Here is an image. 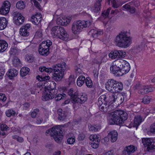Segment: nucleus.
Returning <instances> with one entry per match:
<instances>
[{
    "label": "nucleus",
    "mask_w": 155,
    "mask_h": 155,
    "mask_svg": "<svg viewBox=\"0 0 155 155\" xmlns=\"http://www.w3.org/2000/svg\"><path fill=\"white\" fill-rule=\"evenodd\" d=\"M67 68V65L65 62L54 65L52 68H47L45 66L39 67L40 71H45L48 73H51L52 71L54 72L52 78L56 81L61 80L63 78L64 73Z\"/></svg>",
    "instance_id": "1"
},
{
    "label": "nucleus",
    "mask_w": 155,
    "mask_h": 155,
    "mask_svg": "<svg viewBox=\"0 0 155 155\" xmlns=\"http://www.w3.org/2000/svg\"><path fill=\"white\" fill-rule=\"evenodd\" d=\"M127 33V31H121L116 36L114 40L116 46L124 48L129 46L131 43V38Z\"/></svg>",
    "instance_id": "2"
},
{
    "label": "nucleus",
    "mask_w": 155,
    "mask_h": 155,
    "mask_svg": "<svg viewBox=\"0 0 155 155\" xmlns=\"http://www.w3.org/2000/svg\"><path fill=\"white\" fill-rule=\"evenodd\" d=\"M68 93L70 96L71 102L73 104H81L87 100V96L86 95L83 94L78 95V91H74L72 89H70Z\"/></svg>",
    "instance_id": "3"
},
{
    "label": "nucleus",
    "mask_w": 155,
    "mask_h": 155,
    "mask_svg": "<svg viewBox=\"0 0 155 155\" xmlns=\"http://www.w3.org/2000/svg\"><path fill=\"white\" fill-rule=\"evenodd\" d=\"M111 119L114 124L120 125L124 123L128 117L127 114L121 110L114 111L111 114Z\"/></svg>",
    "instance_id": "4"
},
{
    "label": "nucleus",
    "mask_w": 155,
    "mask_h": 155,
    "mask_svg": "<svg viewBox=\"0 0 155 155\" xmlns=\"http://www.w3.org/2000/svg\"><path fill=\"white\" fill-rule=\"evenodd\" d=\"M51 33L54 38H58L63 40L67 41L69 38V35L64 28L60 26L53 27L51 30Z\"/></svg>",
    "instance_id": "5"
},
{
    "label": "nucleus",
    "mask_w": 155,
    "mask_h": 155,
    "mask_svg": "<svg viewBox=\"0 0 155 155\" xmlns=\"http://www.w3.org/2000/svg\"><path fill=\"white\" fill-rule=\"evenodd\" d=\"M92 24L90 21L78 20L74 21L72 24V31L74 34H78L85 28L89 27Z\"/></svg>",
    "instance_id": "6"
},
{
    "label": "nucleus",
    "mask_w": 155,
    "mask_h": 155,
    "mask_svg": "<svg viewBox=\"0 0 155 155\" xmlns=\"http://www.w3.org/2000/svg\"><path fill=\"white\" fill-rule=\"evenodd\" d=\"M105 88L109 91L111 92H118L123 88V84L113 79H110L106 83Z\"/></svg>",
    "instance_id": "7"
},
{
    "label": "nucleus",
    "mask_w": 155,
    "mask_h": 155,
    "mask_svg": "<svg viewBox=\"0 0 155 155\" xmlns=\"http://www.w3.org/2000/svg\"><path fill=\"white\" fill-rule=\"evenodd\" d=\"M62 131L59 127H53L51 129L47 130L45 133L46 134H50L51 136L53 137L55 140L57 142L60 143L62 139L63 136L62 134Z\"/></svg>",
    "instance_id": "8"
},
{
    "label": "nucleus",
    "mask_w": 155,
    "mask_h": 155,
    "mask_svg": "<svg viewBox=\"0 0 155 155\" xmlns=\"http://www.w3.org/2000/svg\"><path fill=\"white\" fill-rule=\"evenodd\" d=\"M142 142L144 147H147V150L150 151L155 149V141L150 138H143Z\"/></svg>",
    "instance_id": "9"
},
{
    "label": "nucleus",
    "mask_w": 155,
    "mask_h": 155,
    "mask_svg": "<svg viewBox=\"0 0 155 155\" xmlns=\"http://www.w3.org/2000/svg\"><path fill=\"white\" fill-rule=\"evenodd\" d=\"M30 25L26 24L22 26L20 29V34L23 36H28L29 34Z\"/></svg>",
    "instance_id": "10"
},
{
    "label": "nucleus",
    "mask_w": 155,
    "mask_h": 155,
    "mask_svg": "<svg viewBox=\"0 0 155 155\" xmlns=\"http://www.w3.org/2000/svg\"><path fill=\"white\" fill-rule=\"evenodd\" d=\"M90 139L92 141L91 144L92 147L94 149L97 148L98 147L100 140L97 136L96 135L91 136L90 137Z\"/></svg>",
    "instance_id": "11"
},
{
    "label": "nucleus",
    "mask_w": 155,
    "mask_h": 155,
    "mask_svg": "<svg viewBox=\"0 0 155 155\" xmlns=\"http://www.w3.org/2000/svg\"><path fill=\"white\" fill-rule=\"evenodd\" d=\"M135 147L132 145L126 147L122 151L123 155H132V154L134 153L136 150Z\"/></svg>",
    "instance_id": "12"
},
{
    "label": "nucleus",
    "mask_w": 155,
    "mask_h": 155,
    "mask_svg": "<svg viewBox=\"0 0 155 155\" xmlns=\"http://www.w3.org/2000/svg\"><path fill=\"white\" fill-rule=\"evenodd\" d=\"M111 72L116 76H121V70L114 62L110 67Z\"/></svg>",
    "instance_id": "13"
},
{
    "label": "nucleus",
    "mask_w": 155,
    "mask_h": 155,
    "mask_svg": "<svg viewBox=\"0 0 155 155\" xmlns=\"http://www.w3.org/2000/svg\"><path fill=\"white\" fill-rule=\"evenodd\" d=\"M103 31L99 29H92L88 32V35L93 38H97L102 35Z\"/></svg>",
    "instance_id": "14"
},
{
    "label": "nucleus",
    "mask_w": 155,
    "mask_h": 155,
    "mask_svg": "<svg viewBox=\"0 0 155 155\" xmlns=\"http://www.w3.org/2000/svg\"><path fill=\"white\" fill-rule=\"evenodd\" d=\"M100 105L99 107L100 110L104 112L110 111L112 109V106L109 104V103H104Z\"/></svg>",
    "instance_id": "15"
},
{
    "label": "nucleus",
    "mask_w": 155,
    "mask_h": 155,
    "mask_svg": "<svg viewBox=\"0 0 155 155\" xmlns=\"http://www.w3.org/2000/svg\"><path fill=\"white\" fill-rule=\"evenodd\" d=\"M152 89L148 85L142 86L140 89L138 91V93L140 94H144L151 91Z\"/></svg>",
    "instance_id": "16"
},
{
    "label": "nucleus",
    "mask_w": 155,
    "mask_h": 155,
    "mask_svg": "<svg viewBox=\"0 0 155 155\" xmlns=\"http://www.w3.org/2000/svg\"><path fill=\"white\" fill-rule=\"evenodd\" d=\"M117 133L116 130H113L110 132L108 134V137L110 139L112 142H115L117 139Z\"/></svg>",
    "instance_id": "17"
},
{
    "label": "nucleus",
    "mask_w": 155,
    "mask_h": 155,
    "mask_svg": "<svg viewBox=\"0 0 155 155\" xmlns=\"http://www.w3.org/2000/svg\"><path fill=\"white\" fill-rule=\"evenodd\" d=\"M41 14H37L32 16L31 21L32 23L36 25H38L41 20Z\"/></svg>",
    "instance_id": "18"
},
{
    "label": "nucleus",
    "mask_w": 155,
    "mask_h": 155,
    "mask_svg": "<svg viewBox=\"0 0 155 155\" xmlns=\"http://www.w3.org/2000/svg\"><path fill=\"white\" fill-rule=\"evenodd\" d=\"M52 45L51 41L49 40L44 41L39 45V47L43 49H46L49 50V48Z\"/></svg>",
    "instance_id": "19"
},
{
    "label": "nucleus",
    "mask_w": 155,
    "mask_h": 155,
    "mask_svg": "<svg viewBox=\"0 0 155 155\" xmlns=\"http://www.w3.org/2000/svg\"><path fill=\"white\" fill-rule=\"evenodd\" d=\"M130 66L129 64L126 61L125 64L124 65L121 70V76L124 74L127 73L130 70Z\"/></svg>",
    "instance_id": "20"
},
{
    "label": "nucleus",
    "mask_w": 155,
    "mask_h": 155,
    "mask_svg": "<svg viewBox=\"0 0 155 155\" xmlns=\"http://www.w3.org/2000/svg\"><path fill=\"white\" fill-rule=\"evenodd\" d=\"M110 102L109 100L107 99V97L105 95H102L99 98L98 104L99 105H101L104 103H108Z\"/></svg>",
    "instance_id": "21"
},
{
    "label": "nucleus",
    "mask_w": 155,
    "mask_h": 155,
    "mask_svg": "<svg viewBox=\"0 0 155 155\" xmlns=\"http://www.w3.org/2000/svg\"><path fill=\"white\" fill-rule=\"evenodd\" d=\"M142 121V118L140 115L135 116L133 125L134 127H137Z\"/></svg>",
    "instance_id": "22"
},
{
    "label": "nucleus",
    "mask_w": 155,
    "mask_h": 155,
    "mask_svg": "<svg viewBox=\"0 0 155 155\" xmlns=\"http://www.w3.org/2000/svg\"><path fill=\"white\" fill-rule=\"evenodd\" d=\"M124 10L128 11L131 13L133 14L135 13V9L134 7L130 5V3L127 4L123 6Z\"/></svg>",
    "instance_id": "23"
},
{
    "label": "nucleus",
    "mask_w": 155,
    "mask_h": 155,
    "mask_svg": "<svg viewBox=\"0 0 155 155\" xmlns=\"http://www.w3.org/2000/svg\"><path fill=\"white\" fill-rule=\"evenodd\" d=\"M8 44L5 41L0 39V52L5 51L7 48Z\"/></svg>",
    "instance_id": "24"
},
{
    "label": "nucleus",
    "mask_w": 155,
    "mask_h": 155,
    "mask_svg": "<svg viewBox=\"0 0 155 155\" xmlns=\"http://www.w3.org/2000/svg\"><path fill=\"white\" fill-rule=\"evenodd\" d=\"M7 21L4 17L0 18V30L5 29L7 25Z\"/></svg>",
    "instance_id": "25"
},
{
    "label": "nucleus",
    "mask_w": 155,
    "mask_h": 155,
    "mask_svg": "<svg viewBox=\"0 0 155 155\" xmlns=\"http://www.w3.org/2000/svg\"><path fill=\"white\" fill-rule=\"evenodd\" d=\"M18 72V71L14 69H10L8 72V76L10 79L17 76Z\"/></svg>",
    "instance_id": "26"
},
{
    "label": "nucleus",
    "mask_w": 155,
    "mask_h": 155,
    "mask_svg": "<svg viewBox=\"0 0 155 155\" xmlns=\"http://www.w3.org/2000/svg\"><path fill=\"white\" fill-rule=\"evenodd\" d=\"M127 95L124 93H119L118 94V101L120 103H122L124 101H126L127 98H126Z\"/></svg>",
    "instance_id": "27"
},
{
    "label": "nucleus",
    "mask_w": 155,
    "mask_h": 155,
    "mask_svg": "<svg viewBox=\"0 0 155 155\" xmlns=\"http://www.w3.org/2000/svg\"><path fill=\"white\" fill-rule=\"evenodd\" d=\"M112 93L109 96L110 102H115L116 100L118 101V93L117 92H112Z\"/></svg>",
    "instance_id": "28"
},
{
    "label": "nucleus",
    "mask_w": 155,
    "mask_h": 155,
    "mask_svg": "<svg viewBox=\"0 0 155 155\" xmlns=\"http://www.w3.org/2000/svg\"><path fill=\"white\" fill-rule=\"evenodd\" d=\"M85 80V78L84 76L82 75L79 76L77 81L78 86L79 87L81 86L84 83Z\"/></svg>",
    "instance_id": "29"
},
{
    "label": "nucleus",
    "mask_w": 155,
    "mask_h": 155,
    "mask_svg": "<svg viewBox=\"0 0 155 155\" xmlns=\"http://www.w3.org/2000/svg\"><path fill=\"white\" fill-rule=\"evenodd\" d=\"M58 119L59 120H64L66 117V115L64 113V111H63L61 109H59L58 110Z\"/></svg>",
    "instance_id": "30"
},
{
    "label": "nucleus",
    "mask_w": 155,
    "mask_h": 155,
    "mask_svg": "<svg viewBox=\"0 0 155 155\" xmlns=\"http://www.w3.org/2000/svg\"><path fill=\"white\" fill-rule=\"evenodd\" d=\"M120 70L124 65L125 64L126 61L123 60H118L114 62Z\"/></svg>",
    "instance_id": "31"
},
{
    "label": "nucleus",
    "mask_w": 155,
    "mask_h": 155,
    "mask_svg": "<svg viewBox=\"0 0 155 155\" xmlns=\"http://www.w3.org/2000/svg\"><path fill=\"white\" fill-rule=\"evenodd\" d=\"M24 21V17L21 15L18 17L14 21L15 23L17 25H20Z\"/></svg>",
    "instance_id": "32"
},
{
    "label": "nucleus",
    "mask_w": 155,
    "mask_h": 155,
    "mask_svg": "<svg viewBox=\"0 0 155 155\" xmlns=\"http://www.w3.org/2000/svg\"><path fill=\"white\" fill-rule=\"evenodd\" d=\"M30 71L28 67H23L20 71V74L21 76L24 77L27 75Z\"/></svg>",
    "instance_id": "33"
},
{
    "label": "nucleus",
    "mask_w": 155,
    "mask_h": 155,
    "mask_svg": "<svg viewBox=\"0 0 155 155\" xmlns=\"http://www.w3.org/2000/svg\"><path fill=\"white\" fill-rule=\"evenodd\" d=\"M38 51L40 54L42 55L46 56L48 55L49 53V49H42L38 48Z\"/></svg>",
    "instance_id": "34"
},
{
    "label": "nucleus",
    "mask_w": 155,
    "mask_h": 155,
    "mask_svg": "<svg viewBox=\"0 0 155 155\" xmlns=\"http://www.w3.org/2000/svg\"><path fill=\"white\" fill-rule=\"evenodd\" d=\"M16 7L19 9H23L25 7V3L22 1H20L16 3Z\"/></svg>",
    "instance_id": "35"
},
{
    "label": "nucleus",
    "mask_w": 155,
    "mask_h": 155,
    "mask_svg": "<svg viewBox=\"0 0 155 155\" xmlns=\"http://www.w3.org/2000/svg\"><path fill=\"white\" fill-rule=\"evenodd\" d=\"M20 52V50L18 49L17 47H14L11 48L9 51V53L10 54L16 55Z\"/></svg>",
    "instance_id": "36"
},
{
    "label": "nucleus",
    "mask_w": 155,
    "mask_h": 155,
    "mask_svg": "<svg viewBox=\"0 0 155 155\" xmlns=\"http://www.w3.org/2000/svg\"><path fill=\"white\" fill-rule=\"evenodd\" d=\"M111 2L112 6L114 8H117L119 6L118 4V0H108L107 3L108 4H110Z\"/></svg>",
    "instance_id": "37"
},
{
    "label": "nucleus",
    "mask_w": 155,
    "mask_h": 155,
    "mask_svg": "<svg viewBox=\"0 0 155 155\" xmlns=\"http://www.w3.org/2000/svg\"><path fill=\"white\" fill-rule=\"evenodd\" d=\"M5 114L8 117H10L12 116H15L17 115L16 112L12 109H10L6 111Z\"/></svg>",
    "instance_id": "38"
},
{
    "label": "nucleus",
    "mask_w": 155,
    "mask_h": 155,
    "mask_svg": "<svg viewBox=\"0 0 155 155\" xmlns=\"http://www.w3.org/2000/svg\"><path fill=\"white\" fill-rule=\"evenodd\" d=\"M85 84L87 87L91 88L93 86V83L89 77H87L85 80Z\"/></svg>",
    "instance_id": "39"
},
{
    "label": "nucleus",
    "mask_w": 155,
    "mask_h": 155,
    "mask_svg": "<svg viewBox=\"0 0 155 155\" xmlns=\"http://www.w3.org/2000/svg\"><path fill=\"white\" fill-rule=\"evenodd\" d=\"M117 53V50L112 51L109 54V56L112 59H114L116 58H118Z\"/></svg>",
    "instance_id": "40"
},
{
    "label": "nucleus",
    "mask_w": 155,
    "mask_h": 155,
    "mask_svg": "<svg viewBox=\"0 0 155 155\" xmlns=\"http://www.w3.org/2000/svg\"><path fill=\"white\" fill-rule=\"evenodd\" d=\"M118 58H123L125 57L126 54V52L123 50H117Z\"/></svg>",
    "instance_id": "41"
},
{
    "label": "nucleus",
    "mask_w": 155,
    "mask_h": 155,
    "mask_svg": "<svg viewBox=\"0 0 155 155\" xmlns=\"http://www.w3.org/2000/svg\"><path fill=\"white\" fill-rule=\"evenodd\" d=\"M101 6L99 4H98L95 3L94 6L92 8V11L94 12H98L100 10Z\"/></svg>",
    "instance_id": "42"
},
{
    "label": "nucleus",
    "mask_w": 155,
    "mask_h": 155,
    "mask_svg": "<svg viewBox=\"0 0 155 155\" xmlns=\"http://www.w3.org/2000/svg\"><path fill=\"white\" fill-rule=\"evenodd\" d=\"M42 99L44 101H47L49 99H52V97H51V94L47 93L46 94L43 95L42 96Z\"/></svg>",
    "instance_id": "43"
},
{
    "label": "nucleus",
    "mask_w": 155,
    "mask_h": 155,
    "mask_svg": "<svg viewBox=\"0 0 155 155\" xmlns=\"http://www.w3.org/2000/svg\"><path fill=\"white\" fill-rule=\"evenodd\" d=\"M66 95L64 94H58L55 97V100L56 101H58L63 99L65 97Z\"/></svg>",
    "instance_id": "44"
},
{
    "label": "nucleus",
    "mask_w": 155,
    "mask_h": 155,
    "mask_svg": "<svg viewBox=\"0 0 155 155\" xmlns=\"http://www.w3.org/2000/svg\"><path fill=\"white\" fill-rule=\"evenodd\" d=\"M11 6V4L8 1H6L3 3L2 7H3L9 11L10 7Z\"/></svg>",
    "instance_id": "45"
},
{
    "label": "nucleus",
    "mask_w": 155,
    "mask_h": 155,
    "mask_svg": "<svg viewBox=\"0 0 155 155\" xmlns=\"http://www.w3.org/2000/svg\"><path fill=\"white\" fill-rule=\"evenodd\" d=\"M57 90L56 89H52L50 90L48 93L51 94V96L52 98H54L57 94Z\"/></svg>",
    "instance_id": "46"
},
{
    "label": "nucleus",
    "mask_w": 155,
    "mask_h": 155,
    "mask_svg": "<svg viewBox=\"0 0 155 155\" xmlns=\"http://www.w3.org/2000/svg\"><path fill=\"white\" fill-rule=\"evenodd\" d=\"M111 10V8H109L106 11H104L102 14V16L105 18L109 17L108 16Z\"/></svg>",
    "instance_id": "47"
},
{
    "label": "nucleus",
    "mask_w": 155,
    "mask_h": 155,
    "mask_svg": "<svg viewBox=\"0 0 155 155\" xmlns=\"http://www.w3.org/2000/svg\"><path fill=\"white\" fill-rule=\"evenodd\" d=\"M145 45V43H143L141 45L136 47L135 49V51L137 52H138L141 51L144 47Z\"/></svg>",
    "instance_id": "48"
},
{
    "label": "nucleus",
    "mask_w": 155,
    "mask_h": 155,
    "mask_svg": "<svg viewBox=\"0 0 155 155\" xmlns=\"http://www.w3.org/2000/svg\"><path fill=\"white\" fill-rule=\"evenodd\" d=\"M39 110L38 109H35L31 112V116L33 118H35L38 113L39 112Z\"/></svg>",
    "instance_id": "49"
},
{
    "label": "nucleus",
    "mask_w": 155,
    "mask_h": 155,
    "mask_svg": "<svg viewBox=\"0 0 155 155\" xmlns=\"http://www.w3.org/2000/svg\"><path fill=\"white\" fill-rule=\"evenodd\" d=\"M6 9L3 7H1L0 9V14L3 15H5L8 13L9 11L8 10V11Z\"/></svg>",
    "instance_id": "50"
},
{
    "label": "nucleus",
    "mask_w": 155,
    "mask_h": 155,
    "mask_svg": "<svg viewBox=\"0 0 155 155\" xmlns=\"http://www.w3.org/2000/svg\"><path fill=\"white\" fill-rule=\"evenodd\" d=\"M150 98L149 97H144L142 101V102L144 104H148L150 102Z\"/></svg>",
    "instance_id": "51"
},
{
    "label": "nucleus",
    "mask_w": 155,
    "mask_h": 155,
    "mask_svg": "<svg viewBox=\"0 0 155 155\" xmlns=\"http://www.w3.org/2000/svg\"><path fill=\"white\" fill-rule=\"evenodd\" d=\"M75 140L74 137L69 138L67 140V143L69 144H72L75 142Z\"/></svg>",
    "instance_id": "52"
},
{
    "label": "nucleus",
    "mask_w": 155,
    "mask_h": 155,
    "mask_svg": "<svg viewBox=\"0 0 155 155\" xmlns=\"http://www.w3.org/2000/svg\"><path fill=\"white\" fill-rule=\"evenodd\" d=\"M20 63V60L17 58H14L13 61V64L15 66H17Z\"/></svg>",
    "instance_id": "53"
},
{
    "label": "nucleus",
    "mask_w": 155,
    "mask_h": 155,
    "mask_svg": "<svg viewBox=\"0 0 155 155\" xmlns=\"http://www.w3.org/2000/svg\"><path fill=\"white\" fill-rule=\"evenodd\" d=\"M34 57L32 55H28L26 57L27 61L29 63L33 62L34 61Z\"/></svg>",
    "instance_id": "54"
},
{
    "label": "nucleus",
    "mask_w": 155,
    "mask_h": 155,
    "mask_svg": "<svg viewBox=\"0 0 155 155\" xmlns=\"http://www.w3.org/2000/svg\"><path fill=\"white\" fill-rule=\"evenodd\" d=\"M42 30L41 29H40L36 31L35 34V36L39 38L41 37L42 35Z\"/></svg>",
    "instance_id": "55"
},
{
    "label": "nucleus",
    "mask_w": 155,
    "mask_h": 155,
    "mask_svg": "<svg viewBox=\"0 0 155 155\" xmlns=\"http://www.w3.org/2000/svg\"><path fill=\"white\" fill-rule=\"evenodd\" d=\"M6 99L7 98L4 94L0 93V101L4 102L5 101Z\"/></svg>",
    "instance_id": "56"
},
{
    "label": "nucleus",
    "mask_w": 155,
    "mask_h": 155,
    "mask_svg": "<svg viewBox=\"0 0 155 155\" xmlns=\"http://www.w3.org/2000/svg\"><path fill=\"white\" fill-rule=\"evenodd\" d=\"M150 131L152 133H155V125L154 123L152 124L150 126Z\"/></svg>",
    "instance_id": "57"
},
{
    "label": "nucleus",
    "mask_w": 155,
    "mask_h": 155,
    "mask_svg": "<svg viewBox=\"0 0 155 155\" xmlns=\"http://www.w3.org/2000/svg\"><path fill=\"white\" fill-rule=\"evenodd\" d=\"M71 21V18L68 19V20H65L63 18V20H61L60 22L61 23H62L63 22L64 23V25H67Z\"/></svg>",
    "instance_id": "58"
},
{
    "label": "nucleus",
    "mask_w": 155,
    "mask_h": 155,
    "mask_svg": "<svg viewBox=\"0 0 155 155\" xmlns=\"http://www.w3.org/2000/svg\"><path fill=\"white\" fill-rule=\"evenodd\" d=\"M75 81L74 78L72 76H70L69 78V84H73Z\"/></svg>",
    "instance_id": "59"
},
{
    "label": "nucleus",
    "mask_w": 155,
    "mask_h": 155,
    "mask_svg": "<svg viewBox=\"0 0 155 155\" xmlns=\"http://www.w3.org/2000/svg\"><path fill=\"white\" fill-rule=\"evenodd\" d=\"M8 127H7V126L4 124H2L0 126L1 130H6L8 129Z\"/></svg>",
    "instance_id": "60"
},
{
    "label": "nucleus",
    "mask_w": 155,
    "mask_h": 155,
    "mask_svg": "<svg viewBox=\"0 0 155 155\" xmlns=\"http://www.w3.org/2000/svg\"><path fill=\"white\" fill-rule=\"evenodd\" d=\"M41 78L42 79H40V81H41L49 80L50 78V77L48 76H42V77Z\"/></svg>",
    "instance_id": "61"
},
{
    "label": "nucleus",
    "mask_w": 155,
    "mask_h": 155,
    "mask_svg": "<svg viewBox=\"0 0 155 155\" xmlns=\"http://www.w3.org/2000/svg\"><path fill=\"white\" fill-rule=\"evenodd\" d=\"M119 12V11L117 9H115L114 10H112L111 12L110 15H112V16H114L117 14Z\"/></svg>",
    "instance_id": "62"
},
{
    "label": "nucleus",
    "mask_w": 155,
    "mask_h": 155,
    "mask_svg": "<svg viewBox=\"0 0 155 155\" xmlns=\"http://www.w3.org/2000/svg\"><path fill=\"white\" fill-rule=\"evenodd\" d=\"M89 130H91L96 131L97 130V129L96 128V127H95L91 125L89 126Z\"/></svg>",
    "instance_id": "63"
},
{
    "label": "nucleus",
    "mask_w": 155,
    "mask_h": 155,
    "mask_svg": "<svg viewBox=\"0 0 155 155\" xmlns=\"http://www.w3.org/2000/svg\"><path fill=\"white\" fill-rule=\"evenodd\" d=\"M115 153L113 150H109L105 153V155H114Z\"/></svg>",
    "instance_id": "64"
}]
</instances>
